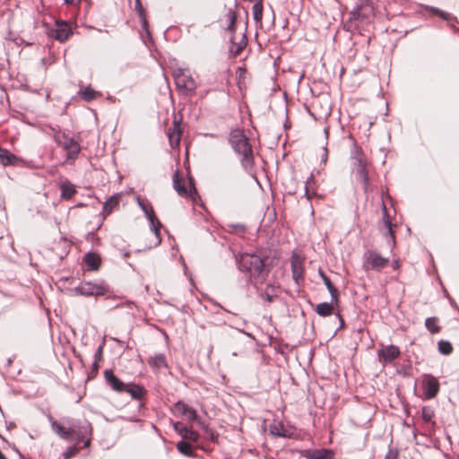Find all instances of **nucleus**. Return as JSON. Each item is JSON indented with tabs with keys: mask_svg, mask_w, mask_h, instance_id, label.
<instances>
[{
	"mask_svg": "<svg viewBox=\"0 0 459 459\" xmlns=\"http://www.w3.org/2000/svg\"><path fill=\"white\" fill-rule=\"evenodd\" d=\"M83 262L90 270L96 271L100 268L101 260L98 254L89 252L84 255Z\"/></svg>",
	"mask_w": 459,
	"mask_h": 459,
	"instance_id": "nucleus-20",
	"label": "nucleus"
},
{
	"mask_svg": "<svg viewBox=\"0 0 459 459\" xmlns=\"http://www.w3.org/2000/svg\"><path fill=\"white\" fill-rule=\"evenodd\" d=\"M124 392L128 393L132 398L139 400L145 394V390L143 386L135 384H126Z\"/></svg>",
	"mask_w": 459,
	"mask_h": 459,
	"instance_id": "nucleus-21",
	"label": "nucleus"
},
{
	"mask_svg": "<svg viewBox=\"0 0 459 459\" xmlns=\"http://www.w3.org/2000/svg\"><path fill=\"white\" fill-rule=\"evenodd\" d=\"M52 429L61 438L67 440V441L72 440L70 427L65 428L63 425L59 424L58 422L53 421Z\"/></svg>",
	"mask_w": 459,
	"mask_h": 459,
	"instance_id": "nucleus-22",
	"label": "nucleus"
},
{
	"mask_svg": "<svg viewBox=\"0 0 459 459\" xmlns=\"http://www.w3.org/2000/svg\"><path fill=\"white\" fill-rule=\"evenodd\" d=\"M117 205H118V196L113 195L104 203L103 211L109 214Z\"/></svg>",
	"mask_w": 459,
	"mask_h": 459,
	"instance_id": "nucleus-32",
	"label": "nucleus"
},
{
	"mask_svg": "<svg viewBox=\"0 0 459 459\" xmlns=\"http://www.w3.org/2000/svg\"><path fill=\"white\" fill-rule=\"evenodd\" d=\"M0 459H6V457L2 454L1 451H0Z\"/></svg>",
	"mask_w": 459,
	"mask_h": 459,
	"instance_id": "nucleus-55",
	"label": "nucleus"
},
{
	"mask_svg": "<svg viewBox=\"0 0 459 459\" xmlns=\"http://www.w3.org/2000/svg\"><path fill=\"white\" fill-rule=\"evenodd\" d=\"M333 311V307L330 303H320L316 306V312L321 316H330Z\"/></svg>",
	"mask_w": 459,
	"mask_h": 459,
	"instance_id": "nucleus-29",
	"label": "nucleus"
},
{
	"mask_svg": "<svg viewBox=\"0 0 459 459\" xmlns=\"http://www.w3.org/2000/svg\"><path fill=\"white\" fill-rule=\"evenodd\" d=\"M65 138H68L65 134H56L54 136V140L56 143L57 145L63 146L64 141Z\"/></svg>",
	"mask_w": 459,
	"mask_h": 459,
	"instance_id": "nucleus-42",
	"label": "nucleus"
},
{
	"mask_svg": "<svg viewBox=\"0 0 459 459\" xmlns=\"http://www.w3.org/2000/svg\"><path fill=\"white\" fill-rule=\"evenodd\" d=\"M270 434L279 437H290L292 432L285 428L282 422L273 421L269 426Z\"/></svg>",
	"mask_w": 459,
	"mask_h": 459,
	"instance_id": "nucleus-18",
	"label": "nucleus"
},
{
	"mask_svg": "<svg viewBox=\"0 0 459 459\" xmlns=\"http://www.w3.org/2000/svg\"><path fill=\"white\" fill-rule=\"evenodd\" d=\"M60 188H61V196L64 199H70L76 192L74 185H72L69 182L63 183L61 185Z\"/></svg>",
	"mask_w": 459,
	"mask_h": 459,
	"instance_id": "nucleus-28",
	"label": "nucleus"
},
{
	"mask_svg": "<svg viewBox=\"0 0 459 459\" xmlns=\"http://www.w3.org/2000/svg\"><path fill=\"white\" fill-rule=\"evenodd\" d=\"M253 15L255 22H261L263 17V4L257 2L253 5Z\"/></svg>",
	"mask_w": 459,
	"mask_h": 459,
	"instance_id": "nucleus-37",
	"label": "nucleus"
},
{
	"mask_svg": "<svg viewBox=\"0 0 459 459\" xmlns=\"http://www.w3.org/2000/svg\"><path fill=\"white\" fill-rule=\"evenodd\" d=\"M432 11H433L434 13L439 15L440 17H442L445 20H447L449 18V16H450L449 13H445V12L439 10V9H437V8H432Z\"/></svg>",
	"mask_w": 459,
	"mask_h": 459,
	"instance_id": "nucleus-45",
	"label": "nucleus"
},
{
	"mask_svg": "<svg viewBox=\"0 0 459 459\" xmlns=\"http://www.w3.org/2000/svg\"><path fill=\"white\" fill-rule=\"evenodd\" d=\"M176 408L178 411H180L183 415H185L189 420H197V414L196 411L189 407L187 404L178 402L176 404Z\"/></svg>",
	"mask_w": 459,
	"mask_h": 459,
	"instance_id": "nucleus-23",
	"label": "nucleus"
},
{
	"mask_svg": "<svg viewBox=\"0 0 459 459\" xmlns=\"http://www.w3.org/2000/svg\"><path fill=\"white\" fill-rule=\"evenodd\" d=\"M92 368H93V369H94V370H98V368H99V363H97V364L95 365V361H94V362H93V364H92Z\"/></svg>",
	"mask_w": 459,
	"mask_h": 459,
	"instance_id": "nucleus-53",
	"label": "nucleus"
},
{
	"mask_svg": "<svg viewBox=\"0 0 459 459\" xmlns=\"http://www.w3.org/2000/svg\"><path fill=\"white\" fill-rule=\"evenodd\" d=\"M168 137L172 148H176L179 145L181 130L180 126L177 121H174L173 126L169 129Z\"/></svg>",
	"mask_w": 459,
	"mask_h": 459,
	"instance_id": "nucleus-19",
	"label": "nucleus"
},
{
	"mask_svg": "<svg viewBox=\"0 0 459 459\" xmlns=\"http://www.w3.org/2000/svg\"><path fill=\"white\" fill-rule=\"evenodd\" d=\"M173 187L182 197H193L197 194L193 178L189 177V186L186 187L179 171H176L173 175Z\"/></svg>",
	"mask_w": 459,
	"mask_h": 459,
	"instance_id": "nucleus-5",
	"label": "nucleus"
},
{
	"mask_svg": "<svg viewBox=\"0 0 459 459\" xmlns=\"http://www.w3.org/2000/svg\"><path fill=\"white\" fill-rule=\"evenodd\" d=\"M74 291L82 296H101L108 291V286L103 282L92 283L91 281L82 282L74 288Z\"/></svg>",
	"mask_w": 459,
	"mask_h": 459,
	"instance_id": "nucleus-6",
	"label": "nucleus"
},
{
	"mask_svg": "<svg viewBox=\"0 0 459 459\" xmlns=\"http://www.w3.org/2000/svg\"><path fill=\"white\" fill-rule=\"evenodd\" d=\"M174 429L183 437V439H187L193 442H197L199 439V434L184 426L180 422L174 423Z\"/></svg>",
	"mask_w": 459,
	"mask_h": 459,
	"instance_id": "nucleus-15",
	"label": "nucleus"
},
{
	"mask_svg": "<svg viewBox=\"0 0 459 459\" xmlns=\"http://www.w3.org/2000/svg\"><path fill=\"white\" fill-rule=\"evenodd\" d=\"M80 449H81V447H78L76 446H69L64 452L63 455H64L65 459H70L73 456H74L79 452Z\"/></svg>",
	"mask_w": 459,
	"mask_h": 459,
	"instance_id": "nucleus-39",
	"label": "nucleus"
},
{
	"mask_svg": "<svg viewBox=\"0 0 459 459\" xmlns=\"http://www.w3.org/2000/svg\"><path fill=\"white\" fill-rule=\"evenodd\" d=\"M246 46V43H239L238 45L232 43V46L230 48V52L234 53L235 56L238 55L242 49L244 48V47Z\"/></svg>",
	"mask_w": 459,
	"mask_h": 459,
	"instance_id": "nucleus-41",
	"label": "nucleus"
},
{
	"mask_svg": "<svg viewBox=\"0 0 459 459\" xmlns=\"http://www.w3.org/2000/svg\"><path fill=\"white\" fill-rule=\"evenodd\" d=\"M135 6H136V9L139 11L140 15L142 16L143 15V8H142L140 0H136Z\"/></svg>",
	"mask_w": 459,
	"mask_h": 459,
	"instance_id": "nucleus-49",
	"label": "nucleus"
},
{
	"mask_svg": "<svg viewBox=\"0 0 459 459\" xmlns=\"http://www.w3.org/2000/svg\"><path fill=\"white\" fill-rule=\"evenodd\" d=\"M108 306H110L113 308V307H119L121 305L120 304H117V305L109 304Z\"/></svg>",
	"mask_w": 459,
	"mask_h": 459,
	"instance_id": "nucleus-54",
	"label": "nucleus"
},
{
	"mask_svg": "<svg viewBox=\"0 0 459 459\" xmlns=\"http://www.w3.org/2000/svg\"><path fill=\"white\" fill-rule=\"evenodd\" d=\"M291 271L293 280L299 284V281L303 279L304 269L301 259L297 255L291 257Z\"/></svg>",
	"mask_w": 459,
	"mask_h": 459,
	"instance_id": "nucleus-17",
	"label": "nucleus"
},
{
	"mask_svg": "<svg viewBox=\"0 0 459 459\" xmlns=\"http://www.w3.org/2000/svg\"><path fill=\"white\" fill-rule=\"evenodd\" d=\"M104 377L108 385L116 392L123 393L126 384L117 377L112 370L107 369L104 371Z\"/></svg>",
	"mask_w": 459,
	"mask_h": 459,
	"instance_id": "nucleus-14",
	"label": "nucleus"
},
{
	"mask_svg": "<svg viewBox=\"0 0 459 459\" xmlns=\"http://www.w3.org/2000/svg\"><path fill=\"white\" fill-rule=\"evenodd\" d=\"M274 290V287L272 285H268L264 293L261 294V297L268 302H272L276 297V294H273Z\"/></svg>",
	"mask_w": 459,
	"mask_h": 459,
	"instance_id": "nucleus-38",
	"label": "nucleus"
},
{
	"mask_svg": "<svg viewBox=\"0 0 459 459\" xmlns=\"http://www.w3.org/2000/svg\"><path fill=\"white\" fill-rule=\"evenodd\" d=\"M195 421H196V422H197V424H198L201 428H203V429H207V427H206V425L204 424V421H202L198 417H197V420H195Z\"/></svg>",
	"mask_w": 459,
	"mask_h": 459,
	"instance_id": "nucleus-50",
	"label": "nucleus"
},
{
	"mask_svg": "<svg viewBox=\"0 0 459 459\" xmlns=\"http://www.w3.org/2000/svg\"><path fill=\"white\" fill-rule=\"evenodd\" d=\"M70 429L72 439H75L78 443L91 436L92 432L91 425L87 420L72 422Z\"/></svg>",
	"mask_w": 459,
	"mask_h": 459,
	"instance_id": "nucleus-8",
	"label": "nucleus"
},
{
	"mask_svg": "<svg viewBox=\"0 0 459 459\" xmlns=\"http://www.w3.org/2000/svg\"><path fill=\"white\" fill-rule=\"evenodd\" d=\"M36 29V23L32 20H29L27 22V30L30 31V30Z\"/></svg>",
	"mask_w": 459,
	"mask_h": 459,
	"instance_id": "nucleus-47",
	"label": "nucleus"
},
{
	"mask_svg": "<svg viewBox=\"0 0 459 459\" xmlns=\"http://www.w3.org/2000/svg\"><path fill=\"white\" fill-rule=\"evenodd\" d=\"M306 195H307V199H310V196L308 195V190H307V187L306 186Z\"/></svg>",
	"mask_w": 459,
	"mask_h": 459,
	"instance_id": "nucleus-56",
	"label": "nucleus"
},
{
	"mask_svg": "<svg viewBox=\"0 0 459 459\" xmlns=\"http://www.w3.org/2000/svg\"><path fill=\"white\" fill-rule=\"evenodd\" d=\"M371 13H372L371 7L360 8L357 12H353L351 13V19L354 20V21H358L359 19H362V20L365 19L367 21H369Z\"/></svg>",
	"mask_w": 459,
	"mask_h": 459,
	"instance_id": "nucleus-25",
	"label": "nucleus"
},
{
	"mask_svg": "<svg viewBox=\"0 0 459 459\" xmlns=\"http://www.w3.org/2000/svg\"><path fill=\"white\" fill-rule=\"evenodd\" d=\"M240 271L249 274L250 280L254 284H262L269 273V269L265 268L264 260L252 254H242L237 260Z\"/></svg>",
	"mask_w": 459,
	"mask_h": 459,
	"instance_id": "nucleus-1",
	"label": "nucleus"
},
{
	"mask_svg": "<svg viewBox=\"0 0 459 459\" xmlns=\"http://www.w3.org/2000/svg\"><path fill=\"white\" fill-rule=\"evenodd\" d=\"M320 276L332 297V300H337L338 290L333 286L331 280L325 273L320 272Z\"/></svg>",
	"mask_w": 459,
	"mask_h": 459,
	"instance_id": "nucleus-26",
	"label": "nucleus"
},
{
	"mask_svg": "<svg viewBox=\"0 0 459 459\" xmlns=\"http://www.w3.org/2000/svg\"><path fill=\"white\" fill-rule=\"evenodd\" d=\"M383 226L387 230V237L390 238V240L393 241V243H394V231L392 230L393 224L391 222V220H390V217L388 215V212H387V210H386V207H385V204H383Z\"/></svg>",
	"mask_w": 459,
	"mask_h": 459,
	"instance_id": "nucleus-24",
	"label": "nucleus"
},
{
	"mask_svg": "<svg viewBox=\"0 0 459 459\" xmlns=\"http://www.w3.org/2000/svg\"><path fill=\"white\" fill-rule=\"evenodd\" d=\"M422 416L425 421H430L433 417V412L424 408L422 411Z\"/></svg>",
	"mask_w": 459,
	"mask_h": 459,
	"instance_id": "nucleus-44",
	"label": "nucleus"
},
{
	"mask_svg": "<svg viewBox=\"0 0 459 459\" xmlns=\"http://www.w3.org/2000/svg\"><path fill=\"white\" fill-rule=\"evenodd\" d=\"M62 148L67 152V160H74L81 151L79 143L69 137L65 138Z\"/></svg>",
	"mask_w": 459,
	"mask_h": 459,
	"instance_id": "nucleus-13",
	"label": "nucleus"
},
{
	"mask_svg": "<svg viewBox=\"0 0 459 459\" xmlns=\"http://www.w3.org/2000/svg\"><path fill=\"white\" fill-rule=\"evenodd\" d=\"M79 3H80V0H65V4H71V5H75V4H78Z\"/></svg>",
	"mask_w": 459,
	"mask_h": 459,
	"instance_id": "nucleus-51",
	"label": "nucleus"
},
{
	"mask_svg": "<svg viewBox=\"0 0 459 459\" xmlns=\"http://www.w3.org/2000/svg\"><path fill=\"white\" fill-rule=\"evenodd\" d=\"M22 37L20 38L22 43H25L28 46L34 44V37L32 35H27L25 30H21Z\"/></svg>",
	"mask_w": 459,
	"mask_h": 459,
	"instance_id": "nucleus-40",
	"label": "nucleus"
},
{
	"mask_svg": "<svg viewBox=\"0 0 459 459\" xmlns=\"http://www.w3.org/2000/svg\"><path fill=\"white\" fill-rule=\"evenodd\" d=\"M422 389L426 399L435 398L439 392V383L433 376L424 375L422 377Z\"/></svg>",
	"mask_w": 459,
	"mask_h": 459,
	"instance_id": "nucleus-10",
	"label": "nucleus"
},
{
	"mask_svg": "<svg viewBox=\"0 0 459 459\" xmlns=\"http://www.w3.org/2000/svg\"><path fill=\"white\" fill-rule=\"evenodd\" d=\"M90 444H91V439L90 438L86 439L84 442L83 447H88L90 446Z\"/></svg>",
	"mask_w": 459,
	"mask_h": 459,
	"instance_id": "nucleus-52",
	"label": "nucleus"
},
{
	"mask_svg": "<svg viewBox=\"0 0 459 459\" xmlns=\"http://www.w3.org/2000/svg\"><path fill=\"white\" fill-rule=\"evenodd\" d=\"M138 204L142 208L143 212H144L147 220L150 223V229L154 233L157 243H160L161 238L160 237V228L161 227V224L160 221L155 216L154 211L152 206L150 204H145L143 200L138 199Z\"/></svg>",
	"mask_w": 459,
	"mask_h": 459,
	"instance_id": "nucleus-7",
	"label": "nucleus"
},
{
	"mask_svg": "<svg viewBox=\"0 0 459 459\" xmlns=\"http://www.w3.org/2000/svg\"><path fill=\"white\" fill-rule=\"evenodd\" d=\"M174 80L177 87L186 91V92H192L196 88L195 81L191 75L186 74L182 70H178L174 73Z\"/></svg>",
	"mask_w": 459,
	"mask_h": 459,
	"instance_id": "nucleus-9",
	"label": "nucleus"
},
{
	"mask_svg": "<svg viewBox=\"0 0 459 459\" xmlns=\"http://www.w3.org/2000/svg\"><path fill=\"white\" fill-rule=\"evenodd\" d=\"M400 355V350L397 346L388 345L383 346L381 350L378 351V358L380 362L383 364H387L393 362L396 358Z\"/></svg>",
	"mask_w": 459,
	"mask_h": 459,
	"instance_id": "nucleus-11",
	"label": "nucleus"
},
{
	"mask_svg": "<svg viewBox=\"0 0 459 459\" xmlns=\"http://www.w3.org/2000/svg\"><path fill=\"white\" fill-rule=\"evenodd\" d=\"M351 158L354 160L353 170L357 180H359L362 186L365 193L371 190L368 173L367 170V161L364 158V154L359 147L357 145L353 146L351 151Z\"/></svg>",
	"mask_w": 459,
	"mask_h": 459,
	"instance_id": "nucleus-3",
	"label": "nucleus"
},
{
	"mask_svg": "<svg viewBox=\"0 0 459 459\" xmlns=\"http://www.w3.org/2000/svg\"><path fill=\"white\" fill-rule=\"evenodd\" d=\"M322 152H323V153L321 155V160H322V162L325 163L327 160V157H328V150L326 147H324Z\"/></svg>",
	"mask_w": 459,
	"mask_h": 459,
	"instance_id": "nucleus-46",
	"label": "nucleus"
},
{
	"mask_svg": "<svg viewBox=\"0 0 459 459\" xmlns=\"http://www.w3.org/2000/svg\"><path fill=\"white\" fill-rule=\"evenodd\" d=\"M302 456L307 459H333V452L328 449L304 450Z\"/></svg>",
	"mask_w": 459,
	"mask_h": 459,
	"instance_id": "nucleus-16",
	"label": "nucleus"
},
{
	"mask_svg": "<svg viewBox=\"0 0 459 459\" xmlns=\"http://www.w3.org/2000/svg\"><path fill=\"white\" fill-rule=\"evenodd\" d=\"M15 159L16 157L11 154L8 151L0 148V162L4 166L13 164Z\"/></svg>",
	"mask_w": 459,
	"mask_h": 459,
	"instance_id": "nucleus-30",
	"label": "nucleus"
},
{
	"mask_svg": "<svg viewBox=\"0 0 459 459\" xmlns=\"http://www.w3.org/2000/svg\"><path fill=\"white\" fill-rule=\"evenodd\" d=\"M388 263V258L383 257L378 252L375 250H368L363 255V268L366 271H380L385 268Z\"/></svg>",
	"mask_w": 459,
	"mask_h": 459,
	"instance_id": "nucleus-4",
	"label": "nucleus"
},
{
	"mask_svg": "<svg viewBox=\"0 0 459 459\" xmlns=\"http://www.w3.org/2000/svg\"><path fill=\"white\" fill-rule=\"evenodd\" d=\"M438 351L442 354L449 355L453 351L452 344L447 341L442 340L438 342Z\"/></svg>",
	"mask_w": 459,
	"mask_h": 459,
	"instance_id": "nucleus-36",
	"label": "nucleus"
},
{
	"mask_svg": "<svg viewBox=\"0 0 459 459\" xmlns=\"http://www.w3.org/2000/svg\"><path fill=\"white\" fill-rule=\"evenodd\" d=\"M71 34V29L65 22H57L56 28L51 30V36L56 39L64 42Z\"/></svg>",
	"mask_w": 459,
	"mask_h": 459,
	"instance_id": "nucleus-12",
	"label": "nucleus"
},
{
	"mask_svg": "<svg viewBox=\"0 0 459 459\" xmlns=\"http://www.w3.org/2000/svg\"><path fill=\"white\" fill-rule=\"evenodd\" d=\"M149 364L156 368L166 367V357L162 353L155 354L153 357L150 358Z\"/></svg>",
	"mask_w": 459,
	"mask_h": 459,
	"instance_id": "nucleus-27",
	"label": "nucleus"
},
{
	"mask_svg": "<svg viewBox=\"0 0 459 459\" xmlns=\"http://www.w3.org/2000/svg\"><path fill=\"white\" fill-rule=\"evenodd\" d=\"M226 18L228 21L227 30L231 32H234L236 30V28H235V23H236V19H237L236 13L232 9H229L226 13Z\"/></svg>",
	"mask_w": 459,
	"mask_h": 459,
	"instance_id": "nucleus-33",
	"label": "nucleus"
},
{
	"mask_svg": "<svg viewBox=\"0 0 459 459\" xmlns=\"http://www.w3.org/2000/svg\"><path fill=\"white\" fill-rule=\"evenodd\" d=\"M177 448L184 455L186 456H193V450L192 446L189 443L186 442L185 440H181L177 444Z\"/></svg>",
	"mask_w": 459,
	"mask_h": 459,
	"instance_id": "nucleus-31",
	"label": "nucleus"
},
{
	"mask_svg": "<svg viewBox=\"0 0 459 459\" xmlns=\"http://www.w3.org/2000/svg\"><path fill=\"white\" fill-rule=\"evenodd\" d=\"M103 344L99 346L94 354L95 365L102 359Z\"/></svg>",
	"mask_w": 459,
	"mask_h": 459,
	"instance_id": "nucleus-43",
	"label": "nucleus"
},
{
	"mask_svg": "<svg viewBox=\"0 0 459 459\" xmlns=\"http://www.w3.org/2000/svg\"><path fill=\"white\" fill-rule=\"evenodd\" d=\"M438 319L437 317H429L425 321L426 328L431 333H437L440 331V327L437 325Z\"/></svg>",
	"mask_w": 459,
	"mask_h": 459,
	"instance_id": "nucleus-34",
	"label": "nucleus"
},
{
	"mask_svg": "<svg viewBox=\"0 0 459 459\" xmlns=\"http://www.w3.org/2000/svg\"><path fill=\"white\" fill-rule=\"evenodd\" d=\"M98 95V92L91 89L90 86L84 88L81 91V96L82 98L86 101H91L94 99H96Z\"/></svg>",
	"mask_w": 459,
	"mask_h": 459,
	"instance_id": "nucleus-35",
	"label": "nucleus"
},
{
	"mask_svg": "<svg viewBox=\"0 0 459 459\" xmlns=\"http://www.w3.org/2000/svg\"><path fill=\"white\" fill-rule=\"evenodd\" d=\"M397 455L395 453L389 451L387 455H385V459H396Z\"/></svg>",
	"mask_w": 459,
	"mask_h": 459,
	"instance_id": "nucleus-48",
	"label": "nucleus"
},
{
	"mask_svg": "<svg viewBox=\"0 0 459 459\" xmlns=\"http://www.w3.org/2000/svg\"><path fill=\"white\" fill-rule=\"evenodd\" d=\"M229 141L234 152L241 156L243 169L247 172L251 171L254 167V154L245 133L240 129L232 130Z\"/></svg>",
	"mask_w": 459,
	"mask_h": 459,
	"instance_id": "nucleus-2",
	"label": "nucleus"
}]
</instances>
